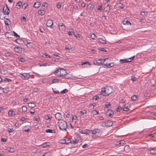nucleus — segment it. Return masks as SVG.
Segmentation results:
<instances>
[{
  "mask_svg": "<svg viewBox=\"0 0 156 156\" xmlns=\"http://www.w3.org/2000/svg\"><path fill=\"white\" fill-rule=\"evenodd\" d=\"M54 73L55 75L59 77H62L67 79L70 78L69 76H68V73L63 69L57 68Z\"/></svg>",
  "mask_w": 156,
  "mask_h": 156,
  "instance_id": "1",
  "label": "nucleus"
},
{
  "mask_svg": "<svg viewBox=\"0 0 156 156\" xmlns=\"http://www.w3.org/2000/svg\"><path fill=\"white\" fill-rule=\"evenodd\" d=\"M113 91L112 87L110 86L101 89V94L103 96L108 95Z\"/></svg>",
  "mask_w": 156,
  "mask_h": 156,
  "instance_id": "2",
  "label": "nucleus"
},
{
  "mask_svg": "<svg viewBox=\"0 0 156 156\" xmlns=\"http://www.w3.org/2000/svg\"><path fill=\"white\" fill-rule=\"evenodd\" d=\"M91 136L93 139L100 137L101 134V131L100 129H97L93 130L91 131Z\"/></svg>",
  "mask_w": 156,
  "mask_h": 156,
  "instance_id": "3",
  "label": "nucleus"
},
{
  "mask_svg": "<svg viewBox=\"0 0 156 156\" xmlns=\"http://www.w3.org/2000/svg\"><path fill=\"white\" fill-rule=\"evenodd\" d=\"M58 126L60 130H66L67 127L66 122L63 120H60L58 123Z\"/></svg>",
  "mask_w": 156,
  "mask_h": 156,
  "instance_id": "4",
  "label": "nucleus"
},
{
  "mask_svg": "<svg viewBox=\"0 0 156 156\" xmlns=\"http://www.w3.org/2000/svg\"><path fill=\"white\" fill-rule=\"evenodd\" d=\"M71 142V140L70 139L66 137H65L64 139H62L59 141V143L61 144H68Z\"/></svg>",
  "mask_w": 156,
  "mask_h": 156,
  "instance_id": "5",
  "label": "nucleus"
},
{
  "mask_svg": "<svg viewBox=\"0 0 156 156\" xmlns=\"http://www.w3.org/2000/svg\"><path fill=\"white\" fill-rule=\"evenodd\" d=\"M104 59L96 58L94 60V63L96 65H101L104 63Z\"/></svg>",
  "mask_w": 156,
  "mask_h": 156,
  "instance_id": "6",
  "label": "nucleus"
},
{
  "mask_svg": "<svg viewBox=\"0 0 156 156\" xmlns=\"http://www.w3.org/2000/svg\"><path fill=\"white\" fill-rule=\"evenodd\" d=\"M20 75L22 76L21 78H23V79L25 80L28 79L30 76V74L28 73H20Z\"/></svg>",
  "mask_w": 156,
  "mask_h": 156,
  "instance_id": "7",
  "label": "nucleus"
},
{
  "mask_svg": "<svg viewBox=\"0 0 156 156\" xmlns=\"http://www.w3.org/2000/svg\"><path fill=\"white\" fill-rule=\"evenodd\" d=\"M3 12L4 14L8 15L9 13V9L7 5L5 7H4L3 8Z\"/></svg>",
  "mask_w": 156,
  "mask_h": 156,
  "instance_id": "8",
  "label": "nucleus"
},
{
  "mask_svg": "<svg viewBox=\"0 0 156 156\" xmlns=\"http://www.w3.org/2000/svg\"><path fill=\"white\" fill-rule=\"evenodd\" d=\"M58 27L59 29L62 31H64L66 30V27L63 23H59L58 24Z\"/></svg>",
  "mask_w": 156,
  "mask_h": 156,
  "instance_id": "9",
  "label": "nucleus"
},
{
  "mask_svg": "<svg viewBox=\"0 0 156 156\" xmlns=\"http://www.w3.org/2000/svg\"><path fill=\"white\" fill-rule=\"evenodd\" d=\"M147 153L148 154H156V148H150L148 150Z\"/></svg>",
  "mask_w": 156,
  "mask_h": 156,
  "instance_id": "10",
  "label": "nucleus"
},
{
  "mask_svg": "<svg viewBox=\"0 0 156 156\" xmlns=\"http://www.w3.org/2000/svg\"><path fill=\"white\" fill-rule=\"evenodd\" d=\"M23 48L19 47H16L14 48L13 50L14 51L18 52L21 53L22 51Z\"/></svg>",
  "mask_w": 156,
  "mask_h": 156,
  "instance_id": "11",
  "label": "nucleus"
},
{
  "mask_svg": "<svg viewBox=\"0 0 156 156\" xmlns=\"http://www.w3.org/2000/svg\"><path fill=\"white\" fill-rule=\"evenodd\" d=\"M103 66L104 67H106L108 68H110L111 67H113L114 66L113 63H106L103 64Z\"/></svg>",
  "mask_w": 156,
  "mask_h": 156,
  "instance_id": "12",
  "label": "nucleus"
},
{
  "mask_svg": "<svg viewBox=\"0 0 156 156\" xmlns=\"http://www.w3.org/2000/svg\"><path fill=\"white\" fill-rule=\"evenodd\" d=\"M55 118L59 121H60V120L62 118L61 115L59 112L56 113L55 115Z\"/></svg>",
  "mask_w": 156,
  "mask_h": 156,
  "instance_id": "13",
  "label": "nucleus"
},
{
  "mask_svg": "<svg viewBox=\"0 0 156 156\" xmlns=\"http://www.w3.org/2000/svg\"><path fill=\"white\" fill-rule=\"evenodd\" d=\"M46 24L47 27H50L51 28H52L51 26L53 24L52 21L51 20H48L47 21Z\"/></svg>",
  "mask_w": 156,
  "mask_h": 156,
  "instance_id": "14",
  "label": "nucleus"
},
{
  "mask_svg": "<svg viewBox=\"0 0 156 156\" xmlns=\"http://www.w3.org/2000/svg\"><path fill=\"white\" fill-rule=\"evenodd\" d=\"M105 125L106 126H110L113 124L112 122L110 120H107L105 122Z\"/></svg>",
  "mask_w": 156,
  "mask_h": 156,
  "instance_id": "15",
  "label": "nucleus"
},
{
  "mask_svg": "<svg viewBox=\"0 0 156 156\" xmlns=\"http://www.w3.org/2000/svg\"><path fill=\"white\" fill-rule=\"evenodd\" d=\"M8 115L9 116H14L15 115V113L13 110H11L9 111L8 112Z\"/></svg>",
  "mask_w": 156,
  "mask_h": 156,
  "instance_id": "16",
  "label": "nucleus"
},
{
  "mask_svg": "<svg viewBox=\"0 0 156 156\" xmlns=\"http://www.w3.org/2000/svg\"><path fill=\"white\" fill-rule=\"evenodd\" d=\"M81 65H85V66H84V67H90V63L88 62H83L81 64Z\"/></svg>",
  "mask_w": 156,
  "mask_h": 156,
  "instance_id": "17",
  "label": "nucleus"
},
{
  "mask_svg": "<svg viewBox=\"0 0 156 156\" xmlns=\"http://www.w3.org/2000/svg\"><path fill=\"white\" fill-rule=\"evenodd\" d=\"M122 23L123 24L129 25L131 24V23L127 20H124L122 21Z\"/></svg>",
  "mask_w": 156,
  "mask_h": 156,
  "instance_id": "18",
  "label": "nucleus"
},
{
  "mask_svg": "<svg viewBox=\"0 0 156 156\" xmlns=\"http://www.w3.org/2000/svg\"><path fill=\"white\" fill-rule=\"evenodd\" d=\"M119 61L121 62L122 63H123L127 62H130L131 61V60H129L127 59H120L119 60Z\"/></svg>",
  "mask_w": 156,
  "mask_h": 156,
  "instance_id": "19",
  "label": "nucleus"
},
{
  "mask_svg": "<svg viewBox=\"0 0 156 156\" xmlns=\"http://www.w3.org/2000/svg\"><path fill=\"white\" fill-rule=\"evenodd\" d=\"M40 2H37L34 3V8H38L40 6Z\"/></svg>",
  "mask_w": 156,
  "mask_h": 156,
  "instance_id": "20",
  "label": "nucleus"
},
{
  "mask_svg": "<svg viewBox=\"0 0 156 156\" xmlns=\"http://www.w3.org/2000/svg\"><path fill=\"white\" fill-rule=\"evenodd\" d=\"M77 117L75 115H73L72 117V121L73 122L76 123L77 120Z\"/></svg>",
  "mask_w": 156,
  "mask_h": 156,
  "instance_id": "21",
  "label": "nucleus"
},
{
  "mask_svg": "<svg viewBox=\"0 0 156 156\" xmlns=\"http://www.w3.org/2000/svg\"><path fill=\"white\" fill-rule=\"evenodd\" d=\"M28 106L29 107L33 108L36 106V105L34 103L29 102L28 103Z\"/></svg>",
  "mask_w": 156,
  "mask_h": 156,
  "instance_id": "22",
  "label": "nucleus"
},
{
  "mask_svg": "<svg viewBox=\"0 0 156 156\" xmlns=\"http://www.w3.org/2000/svg\"><path fill=\"white\" fill-rule=\"evenodd\" d=\"M98 39L99 40V42L102 44H106V41L105 40L102 39L101 38H98Z\"/></svg>",
  "mask_w": 156,
  "mask_h": 156,
  "instance_id": "23",
  "label": "nucleus"
},
{
  "mask_svg": "<svg viewBox=\"0 0 156 156\" xmlns=\"http://www.w3.org/2000/svg\"><path fill=\"white\" fill-rule=\"evenodd\" d=\"M4 22L5 24L7 25H9L10 23V21L7 18L5 19Z\"/></svg>",
  "mask_w": 156,
  "mask_h": 156,
  "instance_id": "24",
  "label": "nucleus"
},
{
  "mask_svg": "<svg viewBox=\"0 0 156 156\" xmlns=\"http://www.w3.org/2000/svg\"><path fill=\"white\" fill-rule=\"evenodd\" d=\"M22 2L20 1L18 2L16 4L17 8L19 9L20 8V6L22 5Z\"/></svg>",
  "mask_w": 156,
  "mask_h": 156,
  "instance_id": "25",
  "label": "nucleus"
},
{
  "mask_svg": "<svg viewBox=\"0 0 156 156\" xmlns=\"http://www.w3.org/2000/svg\"><path fill=\"white\" fill-rule=\"evenodd\" d=\"M68 34L69 35H72L73 34L74 35V33L73 30L71 29L70 30L68 31Z\"/></svg>",
  "mask_w": 156,
  "mask_h": 156,
  "instance_id": "26",
  "label": "nucleus"
},
{
  "mask_svg": "<svg viewBox=\"0 0 156 156\" xmlns=\"http://www.w3.org/2000/svg\"><path fill=\"white\" fill-rule=\"evenodd\" d=\"M137 97L136 95H133L131 96V99L133 101H136L137 99Z\"/></svg>",
  "mask_w": 156,
  "mask_h": 156,
  "instance_id": "27",
  "label": "nucleus"
},
{
  "mask_svg": "<svg viewBox=\"0 0 156 156\" xmlns=\"http://www.w3.org/2000/svg\"><path fill=\"white\" fill-rule=\"evenodd\" d=\"M38 13L39 14L43 15L44 13V11L43 10H40L38 11Z\"/></svg>",
  "mask_w": 156,
  "mask_h": 156,
  "instance_id": "28",
  "label": "nucleus"
},
{
  "mask_svg": "<svg viewBox=\"0 0 156 156\" xmlns=\"http://www.w3.org/2000/svg\"><path fill=\"white\" fill-rule=\"evenodd\" d=\"M104 63L106 62V63H110L111 61L110 59L107 58L105 59H104Z\"/></svg>",
  "mask_w": 156,
  "mask_h": 156,
  "instance_id": "29",
  "label": "nucleus"
},
{
  "mask_svg": "<svg viewBox=\"0 0 156 156\" xmlns=\"http://www.w3.org/2000/svg\"><path fill=\"white\" fill-rule=\"evenodd\" d=\"M44 118L46 120H50L51 119L48 115H45L44 116Z\"/></svg>",
  "mask_w": 156,
  "mask_h": 156,
  "instance_id": "30",
  "label": "nucleus"
},
{
  "mask_svg": "<svg viewBox=\"0 0 156 156\" xmlns=\"http://www.w3.org/2000/svg\"><path fill=\"white\" fill-rule=\"evenodd\" d=\"M22 111L23 112H25L27 110V108L25 106H23L22 107Z\"/></svg>",
  "mask_w": 156,
  "mask_h": 156,
  "instance_id": "31",
  "label": "nucleus"
},
{
  "mask_svg": "<svg viewBox=\"0 0 156 156\" xmlns=\"http://www.w3.org/2000/svg\"><path fill=\"white\" fill-rule=\"evenodd\" d=\"M54 130L52 129H47L45 130V132L47 133H53Z\"/></svg>",
  "mask_w": 156,
  "mask_h": 156,
  "instance_id": "32",
  "label": "nucleus"
},
{
  "mask_svg": "<svg viewBox=\"0 0 156 156\" xmlns=\"http://www.w3.org/2000/svg\"><path fill=\"white\" fill-rule=\"evenodd\" d=\"M114 114V112L112 110H111L109 113L108 114V115L110 117H112Z\"/></svg>",
  "mask_w": 156,
  "mask_h": 156,
  "instance_id": "33",
  "label": "nucleus"
},
{
  "mask_svg": "<svg viewBox=\"0 0 156 156\" xmlns=\"http://www.w3.org/2000/svg\"><path fill=\"white\" fill-rule=\"evenodd\" d=\"M14 149L12 147H9V149L8 150V151L10 153H13L14 151Z\"/></svg>",
  "mask_w": 156,
  "mask_h": 156,
  "instance_id": "34",
  "label": "nucleus"
},
{
  "mask_svg": "<svg viewBox=\"0 0 156 156\" xmlns=\"http://www.w3.org/2000/svg\"><path fill=\"white\" fill-rule=\"evenodd\" d=\"M74 36L77 38V39H79L80 38V34H74Z\"/></svg>",
  "mask_w": 156,
  "mask_h": 156,
  "instance_id": "35",
  "label": "nucleus"
},
{
  "mask_svg": "<svg viewBox=\"0 0 156 156\" xmlns=\"http://www.w3.org/2000/svg\"><path fill=\"white\" fill-rule=\"evenodd\" d=\"M21 20L22 21L26 22L27 21V20L26 17L24 16H23L21 18Z\"/></svg>",
  "mask_w": 156,
  "mask_h": 156,
  "instance_id": "36",
  "label": "nucleus"
},
{
  "mask_svg": "<svg viewBox=\"0 0 156 156\" xmlns=\"http://www.w3.org/2000/svg\"><path fill=\"white\" fill-rule=\"evenodd\" d=\"M34 119H35L37 122H39L40 121V118L38 116L34 117Z\"/></svg>",
  "mask_w": 156,
  "mask_h": 156,
  "instance_id": "37",
  "label": "nucleus"
},
{
  "mask_svg": "<svg viewBox=\"0 0 156 156\" xmlns=\"http://www.w3.org/2000/svg\"><path fill=\"white\" fill-rule=\"evenodd\" d=\"M48 64L47 63H44L43 64H39V66H40L41 67L42 66H47Z\"/></svg>",
  "mask_w": 156,
  "mask_h": 156,
  "instance_id": "38",
  "label": "nucleus"
},
{
  "mask_svg": "<svg viewBox=\"0 0 156 156\" xmlns=\"http://www.w3.org/2000/svg\"><path fill=\"white\" fill-rule=\"evenodd\" d=\"M98 112L96 110H94L92 111V114L93 115L98 114Z\"/></svg>",
  "mask_w": 156,
  "mask_h": 156,
  "instance_id": "39",
  "label": "nucleus"
},
{
  "mask_svg": "<svg viewBox=\"0 0 156 156\" xmlns=\"http://www.w3.org/2000/svg\"><path fill=\"white\" fill-rule=\"evenodd\" d=\"M99 98V96L97 95L95 96H94L93 97V100H95V101L97 100V99Z\"/></svg>",
  "mask_w": 156,
  "mask_h": 156,
  "instance_id": "40",
  "label": "nucleus"
},
{
  "mask_svg": "<svg viewBox=\"0 0 156 156\" xmlns=\"http://www.w3.org/2000/svg\"><path fill=\"white\" fill-rule=\"evenodd\" d=\"M90 37L92 39H94L96 36L94 34H92L91 35Z\"/></svg>",
  "mask_w": 156,
  "mask_h": 156,
  "instance_id": "41",
  "label": "nucleus"
},
{
  "mask_svg": "<svg viewBox=\"0 0 156 156\" xmlns=\"http://www.w3.org/2000/svg\"><path fill=\"white\" fill-rule=\"evenodd\" d=\"M43 57L44 58H50L51 57L50 56L47 54H44L43 55Z\"/></svg>",
  "mask_w": 156,
  "mask_h": 156,
  "instance_id": "42",
  "label": "nucleus"
},
{
  "mask_svg": "<svg viewBox=\"0 0 156 156\" xmlns=\"http://www.w3.org/2000/svg\"><path fill=\"white\" fill-rule=\"evenodd\" d=\"M43 156H51V154L49 152H47L45 153Z\"/></svg>",
  "mask_w": 156,
  "mask_h": 156,
  "instance_id": "43",
  "label": "nucleus"
},
{
  "mask_svg": "<svg viewBox=\"0 0 156 156\" xmlns=\"http://www.w3.org/2000/svg\"><path fill=\"white\" fill-rule=\"evenodd\" d=\"M67 92H68V90L66 89H64V90H62L61 92V93L64 94V93Z\"/></svg>",
  "mask_w": 156,
  "mask_h": 156,
  "instance_id": "44",
  "label": "nucleus"
},
{
  "mask_svg": "<svg viewBox=\"0 0 156 156\" xmlns=\"http://www.w3.org/2000/svg\"><path fill=\"white\" fill-rule=\"evenodd\" d=\"M98 10H99L100 12H101L102 10V7L101 5H99L98 6Z\"/></svg>",
  "mask_w": 156,
  "mask_h": 156,
  "instance_id": "45",
  "label": "nucleus"
},
{
  "mask_svg": "<svg viewBox=\"0 0 156 156\" xmlns=\"http://www.w3.org/2000/svg\"><path fill=\"white\" fill-rule=\"evenodd\" d=\"M8 131L9 133H12L14 131L13 128H8Z\"/></svg>",
  "mask_w": 156,
  "mask_h": 156,
  "instance_id": "46",
  "label": "nucleus"
},
{
  "mask_svg": "<svg viewBox=\"0 0 156 156\" xmlns=\"http://www.w3.org/2000/svg\"><path fill=\"white\" fill-rule=\"evenodd\" d=\"M19 61L22 62H24L25 61V60L24 58H19Z\"/></svg>",
  "mask_w": 156,
  "mask_h": 156,
  "instance_id": "47",
  "label": "nucleus"
},
{
  "mask_svg": "<svg viewBox=\"0 0 156 156\" xmlns=\"http://www.w3.org/2000/svg\"><path fill=\"white\" fill-rule=\"evenodd\" d=\"M110 104L109 103H108V104H106L105 105V107L106 108H110Z\"/></svg>",
  "mask_w": 156,
  "mask_h": 156,
  "instance_id": "48",
  "label": "nucleus"
},
{
  "mask_svg": "<svg viewBox=\"0 0 156 156\" xmlns=\"http://www.w3.org/2000/svg\"><path fill=\"white\" fill-rule=\"evenodd\" d=\"M88 8L91 11L93 9V6L92 5H89Z\"/></svg>",
  "mask_w": 156,
  "mask_h": 156,
  "instance_id": "49",
  "label": "nucleus"
},
{
  "mask_svg": "<svg viewBox=\"0 0 156 156\" xmlns=\"http://www.w3.org/2000/svg\"><path fill=\"white\" fill-rule=\"evenodd\" d=\"M65 49L66 50H70V49H71L72 48L71 47H69V46H66V47H65Z\"/></svg>",
  "mask_w": 156,
  "mask_h": 156,
  "instance_id": "50",
  "label": "nucleus"
},
{
  "mask_svg": "<svg viewBox=\"0 0 156 156\" xmlns=\"http://www.w3.org/2000/svg\"><path fill=\"white\" fill-rule=\"evenodd\" d=\"M58 80L57 79H55L52 80V82L53 83H56L58 82Z\"/></svg>",
  "mask_w": 156,
  "mask_h": 156,
  "instance_id": "51",
  "label": "nucleus"
},
{
  "mask_svg": "<svg viewBox=\"0 0 156 156\" xmlns=\"http://www.w3.org/2000/svg\"><path fill=\"white\" fill-rule=\"evenodd\" d=\"M4 80L5 81H7L8 82H10L12 81L11 79L7 78H5Z\"/></svg>",
  "mask_w": 156,
  "mask_h": 156,
  "instance_id": "52",
  "label": "nucleus"
},
{
  "mask_svg": "<svg viewBox=\"0 0 156 156\" xmlns=\"http://www.w3.org/2000/svg\"><path fill=\"white\" fill-rule=\"evenodd\" d=\"M53 89V91L54 93L56 94H58L59 93V92L58 90H53V89Z\"/></svg>",
  "mask_w": 156,
  "mask_h": 156,
  "instance_id": "53",
  "label": "nucleus"
},
{
  "mask_svg": "<svg viewBox=\"0 0 156 156\" xmlns=\"http://www.w3.org/2000/svg\"><path fill=\"white\" fill-rule=\"evenodd\" d=\"M24 44H25L27 46V45H28L29 44H31L32 43L30 42H28L27 41H26L25 43H24Z\"/></svg>",
  "mask_w": 156,
  "mask_h": 156,
  "instance_id": "54",
  "label": "nucleus"
},
{
  "mask_svg": "<svg viewBox=\"0 0 156 156\" xmlns=\"http://www.w3.org/2000/svg\"><path fill=\"white\" fill-rule=\"evenodd\" d=\"M81 115H83L86 113V112L85 110H81L80 112Z\"/></svg>",
  "mask_w": 156,
  "mask_h": 156,
  "instance_id": "55",
  "label": "nucleus"
},
{
  "mask_svg": "<svg viewBox=\"0 0 156 156\" xmlns=\"http://www.w3.org/2000/svg\"><path fill=\"white\" fill-rule=\"evenodd\" d=\"M11 103L13 105H17V103L16 101H13Z\"/></svg>",
  "mask_w": 156,
  "mask_h": 156,
  "instance_id": "56",
  "label": "nucleus"
},
{
  "mask_svg": "<svg viewBox=\"0 0 156 156\" xmlns=\"http://www.w3.org/2000/svg\"><path fill=\"white\" fill-rule=\"evenodd\" d=\"M57 7L58 8H59L61 7V5L60 3H58L57 5Z\"/></svg>",
  "mask_w": 156,
  "mask_h": 156,
  "instance_id": "57",
  "label": "nucleus"
},
{
  "mask_svg": "<svg viewBox=\"0 0 156 156\" xmlns=\"http://www.w3.org/2000/svg\"><path fill=\"white\" fill-rule=\"evenodd\" d=\"M20 120L22 121H24L26 120V118L24 117H21L20 119Z\"/></svg>",
  "mask_w": 156,
  "mask_h": 156,
  "instance_id": "58",
  "label": "nucleus"
},
{
  "mask_svg": "<svg viewBox=\"0 0 156 156\" xmlns=\"http://www.w3.org/2000/svg\"><path fill=\"white\" fill-rule=\"evenodd\" d=\"M136 77H132L131 78V80L133 81H135L136 80Z\"/></svg>",
  "mask_w": 156,
  "mask_h": 156,
  "instance_id": "59",
  "label": "nucleus"
},
{
  "mask_svg": "<svg viewBox=\"0 0 156 156\" xmlns=\"http://www.w3.org/2000/svg\"><path fill=\"white\" fill-rule=\"evenodd\" d=\"M98 119L99 120H104V119L103 117L102 116H100V117H98Z\"/></svg>",
  "mask_w": 156,
  "mask_h": 156,
  "instance_id": "60",
  "label": "nucleus"
},
{
  "mask_svg": "<svg viewBox=\"0 0 156 156\" xmlns=\"http://www.w3.org/2000/svg\"><path fill=\"white\" fill-rule=\"evenodd\" d=\"M76 142V140H73L72 141H71V142H70V143H71L73 144H75Z\"/></svg>",
  "mask_w": 156,
  "mask_h": 156,
  "instance_id": "61",
  "label": "nucleus"
},
{
  "mask_svg": "<svg viewBox=\"0 0 156 156\" xmlns=\"http://www.w3.org/2000/svg\"><path fill=\"white\" fill-rule=\"evenodd\" d=\"M141 14L142 16H144L145 15V13L144 12H141Z\"/></svg>",
  "mask_w": 156,
  "mask_h": 156,
  "instance_id": "62",
  "label": "nucleus"
},
{
  "mask_svg": "<svg viewBox=\"0 0 156 156\" xmlns=\"http://www.w3.org/2000/svg\"><path fill=\"white\" fill-rule=\"evenodd\" d=\"M121 109V108H119V107L117 108H116V110L117 112H119L120 110Z\"/></svg>",
  "mask_w": 156,
  "mask_h": 156,
  "instance_id": "63",
  "label": "nucleus"
},
{
  "mask_svg": "<svg viewBox=\"0 0 156 156\" xmlns=\"http://www.w3.org/2000/svg\"><path fill=\"white\" fill-rule=\"evenodd\" d=\"M86 4L85 3L83 2L81 4V6L82 7H84L85 5Z\"/></svg>",
  "mask_w": 156,
  "mask_h": 156,
  "instance_id": "64",
  "label": "nucleus"
}]
</instances>
